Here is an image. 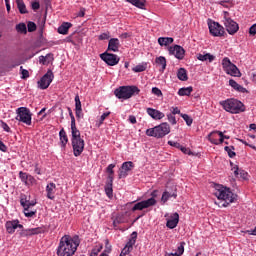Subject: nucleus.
<instances>
[{"instance_id": "f3484780", "label": "nucleus", "mask_w": 256, "mask_h": 256, "mask_svg": "<svg viewBox=\"0 0 256 256\" xmlns=\"http://www.w3.org/2000/svg\"><path fill=\"white\" fill-rule=\"evenodd\" d=\"M168 51L170 55H174L178 60H182L185 56V50L179 45L169 47Z\"/></svg>"}, {"instance_id": "2eb2a0df", "label": "nucleus", "mask_w": 256, "mask_h": 256, "mask_svg": "<svg viewBox=\"0 0 256 256\" xmlns=\"http://www.w3.org/2000/svg\"><path fill=\"white\" fill-rule=\"evenodd\" d=\"M100 59H102L109 66H115L120 62V58L117 55L107 52L100 54Z\"/></svg>"}, {"instance_id": "b1692460", "label": "nucleus", "mask_w": 256, "mask_h": 256, "mask_svg": "<svg viewBox=\"0 0 256 256\" xmlns=\"http://www.w3.org/2000/svg\"><path fill=\"white\" fill-rule=\"evenodd\" d=\"M46 193H47V198L48 199H50V200L55 199L56 184H54V182H50V184H48L46 186Z\"/></svg>"}, {"instance_id": "6ab92c4d", "label": "nucleus", "mask_w": 256, "mask_h": 256, "mask_svg": "<svg viewBox=\"0 0 256 256\" xmlns=\"http://www.w3.org/2000/svg\"><path fill=\"white\" fill-rule=\"evenodd\" d=\"M6 231L9 234L15 233L17 228L23 229V225L19 224V220L7 221L5 223Z\"/></svg>"}, {"instance_id": "7c9ffc66", "label": "nucleus", "mask_w": 256, "mask_h": 256, "mask_svg": "<svg viewBox=\"0 0 256 256\" xmlns=\"http://www.w3.org/2000/svg\"><path fill=\"white\" fill-rule=\"evenodd\" d=\"M137 237H138V233L137 232H133L131 234V238L129 239V241L127 242V244L125 245V247L130 248L131 250H133V245H135L136 241H137Z\"/></svg>"}, {"instance_id": "dca6fc26", "label": "nucleus", "mask_w": 256, "mask_h": 256, "mask_svg": "<svg viewBox=\"0 0 256 256\" xmlns=\"http://www.w3.org/2000/svg\"><path fill=\"white\" fill-rule=\"evenodd\" d=\"M46 230L44 227L31 228V229H23L19 233L20 237H30L33 235L43 234Z\"/></svg>"}, {"instance_id": "774afa93", "label": "nucleus", "mask_w": 256, "mask_h": 256, "mask_svg": "<svg viewBox=\"0 0 256 256\" xmlns=\"http://www.w3.org/2000/svg\"><path fill=\"white\" fill-rule=\"evenodd\" d=\"M39 8H40V3H39V1H34V2H32V9H33L34 11L39 10Z\"/></svg>"}, {"instance_id": "13d9d810", "label": "nucleus", "mask_w": 256, "mask_h": 256, "mask_svg": "<svg viewBox=\"0 0 256 256\" xmlns=\"http://www.w3.org/2000/svg\"><path fill=\"white\" fill-rule=\"evenodd\" d=\"M179 150L183 153V154H185V155H192V152H191V150L189 149V148H186V147H184V146H182L181 145V148H179Z\"/></svg>"}, {"instance_id": "a18cd8bd", "label": "nucleus", "mask_w": 256, "mask_h": 256, "mask_svg": "<svg viewBox=\"0 0 256 256\" xmlns=\"http://www.w3.org/2000/svg\"><path fill=\"white\" fill-rule=\"evenodd\" d=\"M146 69H147V65L146 64L145 65H137L136 67H134L132 69V71L135 72V73H140V72L145 71Z\"/></svg>"}, {"instance_id": "c756f323", "label": "nucleus", "mask_w": 256, "mask_h": 256, "mask_svg": "<svg viewBox=\"0 0 256 256\" xmlns=\"http://www.w3.org/2000/svg\"><path fill=\"white\" fill-rule=\"evenodd\" d=\"M173 41H174L173 38H169V37H166V38H164V37L158 38V44H159L160 46H165V47H167V46L173 44Z\"/></svg>"}, {"instance_id": "49530a36", "label": "nucleus", "mask_w": 256, "mask_h": 256, "mask_svg": "<svg viewBox=\"0 0 256 256\" xmlns=\"http://www.w3.org/2000/svg\"><path fill=\"white\" fill-rule=\"evenodd\" d=\"M116 167V164H109L107 167H106V173L108 175H114L115 174V171H114V168Z\"/></svg>"}, {"instance_id": "e2e57ef3", "label": "nucleus", "mask_w": 256, "mask_h": 256, "mask_svg": "<svg viewBox=\"0 0 256 256\" xmlns=\"http://www.w3.org/2000/svg\"><path fill=\"white\" fill-rule=\"evenodd\" d=\"M131 251H132V249H130V248H128V247L125 246V247L122 249L120 255H122V256H128Z\"/></svg>"}, {"instance_id": "393cba45", "label": "nucleus", "mask_w": 256, "mask_h": 256, "mask_svg": "<svg viewBox=\"0 0 256 256\" xmlns=\"http://www.w3.org/2000/svg\"><path fill=\"white\" fill-rule=\"evenodd\" d=\"M59 137H60V146L62 148V151H65V148L68 143V137L64 128H62L61 131L59 132Z\"/></svg>"}, {"instance_id": "2f4dec72", "label": "nucleus", "mask_w": 256, "mask_h": 256, "mask_svg": "<svg viewBox=\"0 0 256 256\" xmlns=\"http://www.w3.org/2000/svg\"><path fill=\"white\" fill-rule=\"evenodd\" d=\"M155 63L162 67V71H164L167 68V59L165 57L160 56L155 59Z\"/></svg>"}, {"instance_id": "1a4fd4ad", "label": "nucleus", "mask_w": 256, "mask_h": 256, "mask_svg": "<svg viewBox=\"0 0 256 256\" xmlns=\"http://www.w3.org/2000/svg\"><path fill=\"white\" fill-rule=\"evenodd\" d=\"M222 66H223V70L228 74L231 75L233 77H240L241 76V72L240 70L237 68L236 65H234L231 60L228 57H225L222 60Z\"/></svg>"}, {"instance_id": "8fccbe9b", "label": "nucleus", "mask_w": 256, "mask_h": 256, "mask_svg": "<svg viewBox=\"0 0 256 256\" xmlns=\"http://www.w3.org/2000/svg\"><path fill=\"white\" fill-rule=\"evenodd\" d=\"M124 223V218L122 216H117L114 220H113V225L116 227L120 224Z\"/></svg>"}, {"instance_id": "09e8293b", "label": "nucleus", "mask_w": 256, "mask_h": 256, "mask_svg": "<svg viewBox=\"0 0 256 256\" xmlns=\"http://www.w3.org/2000/svg\"><path fill=\"white\" fill-rule=\"evenodd\" d=\"M28 32L32 33L36 30V24L33 21H29L27 24Z\"/></svg>"}, {"instance_id": "ea45409f", "label": "nucleus", "mask_w": 256, "mask_h": 256, "mask_svg": "<svg viewBox=\"0 0 256 256\" xmlns=\"http://www.w3.org/2000/svg\"><path fill=\"white\" fill-rule=\"evenodd\" d=\"M234 150H235L234 146H225V151L228 153L230 158H234L236 156V152H234Z\"/></svg>"}, {"instance_id": "aec40b11", "label": "nucleus", "mask_w": 256, "mask_h": 256, "mask_svg": "<svg viewBox=\"0 0 256 256\" xmlns=\"http://www.w3.org/2000/svg\"><path fill=\"white\" fill-rule=\"evenodd\" d=\"M174 198L177 199V188H174L172 192H169V190H165L161 197V203L162 205H165L169 199Z\"/></svg>"}, {"instance_id": "680f3d73", "label": "nucleus", "mask_w": 256, "mask_h": 256, "mask_svg": "<svg viewBox=\"0 0 256 256\" xmlns=\"http://www.w3.org/2000/svg\"><path fill=\"white\" fill-rule=\"evenodd\" d=\"M168 145L176 149H180L182 146L179 142H175V141H168Z\"/></svg>"}, {"instance_id": "69168bd1", "label": "nucleus", "mask_w": 256, "mask_h": 256, "mask_svg": "<svg viewBox=\"0 0 256 256\" xmlns=\"http://www.w3.org/2000/svg\"><path fill=\"white\" fill-rule=\"evenodd\" d=\"M102 248H103V247L100 246V247H98V248L92 249V253H90V256H97V255L99 254V252L101 251Z\"/></svg>"}, {"instance_id": "0eeeda50", "label": "nucleus", "mask_w": 256, "mask_h": 256, "mask_svg": "<svg viewBox=\"0 0 256 256\" xmlns=\"http://www.w3.org/2000/svg\"><path fill=\"white\" fill-rule=\"evenodd\" d=\"M215 196L219 200H224L228 205L233 203L236 199L235 194L231 192L230 188H219L218 190H216Z\"/></svg>"}, {"instance_id": "412c9836", "label": "nucleus", "mask_w": 256, "mask_h": 256, "mask_svg": "<svg viewBox=\"0 0 256 256\" xmlns=\"http://www.w3.org/2000/svg\"><path fill=\"white\" fill-rule=\"evenodd\" d=\"M179 224V213H174L170 215V218L166 222V227L170 229H175Z\"/></svg>"}, {"instance_id": "864d4df0", "label": "nucleus", "mask_w": 256, "mask_h": 256, "mask_svg": "<svg viewBox=\"0 0 256 256\" xmlns=\"http://www.w3.org/2000/svg\"><path fill=\"white\" fill-rule=\"evenodd\" d=\"M36 213H37L36 210H30V209L24 210V215H25L26 217H28V218L33 217Z\"/></svg>"}, {"instance_id": "6e6552de", "label": "nucleus", "mask_w": 256, "mask_h": 256, "mask_svg": "<svg viewBox=\"0 0 256 256\" xmlns=\"http://www.w3.org/2000/svg\"><path fill=\"white\" fill-rule=\"evenodd\" d=\"M223 23L226 27L227 32L230 35H234L237 33V31L239 30V25L236 21H234L231 17H230V13L228 11H224V20Z\"/></svg>"}, {"instance_id": "f8f14e48", "label": "nucleus", "mask_w": 256, "mask_h": 256, "mask_svg": "<svg viewBox=\"0 0 256 256\" xmlns=\"http://www.w3.org/2000/svg\"><path fill=\"white\" fill-rule=\"evenodd\" d=\"M210 34L213 35L214 37H221L224 35L225 31L223 26L216 21H212L208 23Z\"/></svg>"}, {"instance_id": "ddd939ff", "label": "nucleus", "mask_w": 256, "mask_h": 256, "mask_svg": "<svg viewBox=\"0 0 256 256\" xmlns=\"http://www.w3.org/2000/svg\"><path fill=\"white\" fill-rule=\"evenodd\" d=\"M54 79V74L51 70H48L47 73L38 81V87L42 90H45L49 87L51 82Z\"/></svg>"}, {"instance_id": "9d476101", "label": "nucleus", "mask_w": 256, "mask_h": 256, "mask_svg": "<svg viewBox=\"0 0 256 256\" xmlns=\"http://www.w3.org/2000/svg\"><path fill=\"white\" fill-rule=\"evenodd\" d=\"M135 165L132 161H125L122 163L121 167L118 170V179H124L129 175L134 169Z\"/></svg>"}, {"instance_id": "4468645a", "label": "nucleus", "mask_w": 256, "mask_h": 256, "mask_svg": "<svg viewBox=\"0 0 256 256\" xmlns=\"http://www.w3.org/2000/svg\"><path fill=\"white\" fill-rule=\"evenodd\" d=\"M224 134L221 131H213L208 135V140L214 145H221L224 143Z\"/></svg>"}, {"instance_id": "473e14b6", "label": "nucleus", "mask_w": 256, "mask_h": 256, "mask_svg": "<svg viewBox=\"0 0 256 256\" xmlns=\"http://www.w3.org/2000/svg\"><path fill=\"white\" fill-rule=\"evenodd\" d=\"M16 4L20 14H27V6L23 0H16Z\"/></svg>"}, {"instance_id": "a211bd4d", "label": "nucleus", "mask_w": 256, "mask_h": 256, "mask_svg": "<svg viewBox=\"0 0 256 256\" xmlns=\"http://www.w3.org/2000/svg\"><path fill=\"white\" fill-rule=\"evenodd\" d=\"M147 115L151 117L155 121H160L164 119L165 113L161 112L160 110L154 109V108H147L146 109Z\"/></svg>"}, {"instance_id": "de8ad7c7", "label": "nucleus", "mask_w": 256, "mask_h": 256, "mask_svg": "<svg viewBox=\"0 0 256 256\" xmlns=\"http://www.w3.org/2000/svg\"><path fill=\"white\" fill-rule=\"evenodd\" d=\"M110 37V32H103L102 34H100V36H98V40L104 41L110 39Z\"/></svg>"}, {"instance_id": "a878e982", "label": "nucleus", "mask_w": 256, "mask_h": 256, "mask_svg": "<svg viewBox=\"0 0 256 256\" xmlns=\"http://www.w3.org/2000/svg\"><path fill=\"white\" fill-rule=\"evenodd\" d=\"M54 61V55L49 53L46 56H40L39 57V63L42 65H49Z\"/></svg>"}, {"instance_id": "f03ea898", "label": "nucleus", "mask_w": 256, "mask_h": 256, "mask_svg": "<svg viewBox=\"0 0 256 256\" xmlns=\"http://www.w3.org/2000/svg\"><path fill=\"white\" fill-rule=\"evenodd\" d=\"M169 133H171V126H169L167 122L146 130V136L157 139H163L165 136L169 135Z\"/></svg>"}, {"instance_id": "0e129e2a", "label": "nucleus", "mask_w": 256, "mask_h": 256, "mask_svg": "<svg viewBox=\"0 0 256 256\" xmlns=\"http://www.w3.org/2000/svg\"><path fill=\"white\" fill-rule=\"evenodd\" d=\"M21 70V74H22V79H27L29 77V72L25 69H23V67H20Z\"/></svg>"}, {"instance_id": "6e6d98bb", "label": "nucleus", "mask_w": 256, "mask_h": 256, "mask_svg": "<svg viewBox=\"0 0 256 256\" xmlns=\"http://www.w3.org/2000/svg\"><path fill=\"white\" fill-rule=\"evenodd\" d=\"M185 242H181L180 245L177 248V254L180 256L184 253V246H185Z\"/></svg>"}, {"instance_id": "052dcab7", "label": "nucleus", "mask_w": 256, "mask_h": 256, "mask_svg": "<svg viewBox=\"0 0 256 256\" xmlns=\"http://www.w3.org/2000/svg\"><path fill=\"white\" fill-rule=\"evenodd\" d=\"M113 182H114V174H108L106 185H113Z\"/></svg>"}, {"instance_id": "58836bf2", "label": "nucleus", "mask_w": 256, "mask_h": 256, "mask_svg": "<svg viewBox=\"0 0 256 256\" xmlns=\"http://www.w3.org/2000/svg\"><path fill=\"white\" fill-rule=\"evenodd\" d=\"M68 112L71 117V130H75V129H77L75 116H74L71 108H68Z\"/></svg>"}, {"instance_id": "5fc2aeb1", "label": "nucleus", "mask_w": 256, "mask_h": 256, "mask_svg": "<svg viewBox=\"0 0 256 256\" xmlns=\"http://www.w3.org/2000/svg\"><path fill=\"white\" fill-rule=\"evenodd\" d=\"M1 128L3 129V131H5L7 133H11L10 126L4 121H1Z\"/></svg>"}, {"instance_id": "37998d69", "label": "nucleus", "mask_w": 256, "mask_h": 256, "mask_svg": "<svg viewBox=\"0 0 256 256\" xmlns=\"http://www.w3.org/2000/svg\"><path fill=\"white\" fill-rule=\"evenodd\" d=\"M28 176H29V174H28L27 172H23V171H20V172H19V178H20V180H21L23 183H25L26 185L28 184V182H27Z\"/></svg>"}, {"instance_id": "bb28decb", "label": "nucleus", "mask_w": 256, "mask_h": 256, "mask_svg": "<svg viewBox=\"0 0 256 256\" xmlns=\"http://www.w3.org/2000/svg\"><path fill=\"white\" fill-rule=\"evenodd\" d=\"M72 27V23L70 22H63L59 28H58V33L61 35H67L69 29Z\"/></svg>"}, {"instance_id": "7ed1b4c3", "label": "nucleus", "mask_w": 256, "mask_h": 256, "mask_svg": "<svg viewBox=\"0 0 256 256\" xmlns=\"http://www.w3.org/2000/svg\"><path fill=\"white\" fill-rule=\"evenodd\" d=\"M72 147L74 151V156L79 157L84 151L85 148V141L84 139L81 138V133L80 130L77 129H72Z\"/></svg>"}, {"instance_id": "423d86ee", "label": "nucleus", "mask_w": 256, "mask_h": 256, "mask_svg": "<svg viewBox=\"0 0 256 256\" xmlns=\"http://www.w3.org/2000/svg\"><path fill=\"white\" fill-rule=\"evenodd\" d=\"M16 121L25 124L26 126L32 125V114L27 107H19L16 110Z\"/></svg>"}, {"instance_id": "20e7f679", "label": "nucleus", "mask_w": 256, "mask_h": 256, "mask_svg": "<svg viewBox=\"0 0 256 256\" xmlns=\"http://www.w3.org/2000/svg\"><path fill=\"white\" fill-rule=\"evenodd\" d=\"M141 90L137 86H121L114 90V95L118 99H129L133 97L134 95L140 94Z\"/></svg>"}, {"instance_id": "4be33fe9", "label": "nucleus", "mask_w": 256, "mask_h": 256, "mask_svg": "<svg viewBox=\"0 0 256 256\" xmlns=\"http://www.w3.org/2000/svg\"><path fill=\"white\" fill-rule=\"evenodd\" d=\"M231 166H232V171H234V174L237 178L247 180V178H248V172L247 171H245L243 169H240L238 165L233 166L232 162H231Z\"/></svg>"}, {"instance_id": "9b49d317", "label": "nucleus", "mask_w": 256, "mask_h": 256, "mask_svg": "<svg viewBox=\"0 0 256 256\" xmlns=\"http://www.w3.org/2000/svg\"><path fill=\"white\" fill-rule=\"evenodd\" d=\"M157 204V200L154 199V198H150V199H147V200H144V201H141L137 204H135L133 207H132V211L133 212H136V211H142L144 209H148L152 206H155Z\"/></svg>"}, {"instance_id": "c03bdc74", "label": "nucleus", "mask_w": 256, "mask_h": 256, "mask_svg": "<svg viewBox=\"0 0 256 256\" xmlns=\"http://www.w3.org/2000/svg\"><path fill=\"white\" fill-rule=\"evenodd\" d=\"M111 115V112H105L100 116V122L98 123V127H101L104 124V121Z\"/></svg>"}, {"instance_id": "f257e3e1", "label": "nucleus", "mask_w": 256, "mask_h": 256, "mask_svg": "<svg viewBox=\"0 0 256 256\" xmlns=\"http://www.w3.org/2000/svg\"><path fill=\"white\" fill-rule=\"evenodd\" d=\"M80 244L79 237L72 238L69 235H65L61 238L59 246L57 248L58 256H73L77 251Z\"/></svg>"}, {"instance_id": "f704fd0d", "label": "nucleus", "mask_w": 256, "mask_h": 256, "mask_svg": "<svg viewBox=\"0 0 256 256\" xmlns=\"http://www.w3.org/2000/svg\"><path fill=\"white\" fill-rule=\"evenodd\" d=\"M104 191L106 196L111 199L113 198V185L112 184H105Z\"/></svg>"}, {"instance_id": "c85d7f7f", "label": "nucleus", "mask_w": 256, "mask_h": 256, "mask_svg": "<svg viewBox=\"0 0 256 256\" xmlns=\"http://www.w3.org/2000/svg\"><path fill=\"white\" fill-rule=\"evenodd\" d=\"M197 59L199 61L205 62V61H209V63H212L215 60V56L211 55L209 53L207 54H197Z\"/></svg>"}, {"instance_id": "72a5a7b5", "label": "nucleus", "mask_w": 256, "mask_h": 256, "mask_svg": "<svg viewBox=\"0 0 256 256\" xmlns=\"http://www.w3.org/2000/svg\"><path fill=\"white\" fill-rule=\"evenodd\" d=\"M229 84H230V86H232L235 90H237V91H239V92L244 93V92L246 91V89H245L243 86L239 85V84H238L235 80H233V79H231V80L229 81Z\"/></svg>"}, {"instance_id": "338daca9", "label": "nucleus", "mask_w": 256, "mask_h": 256, "mask_svg": "<svg viewBox=\"0 0 256 256\" xmlns=\"http://www.w3.org/2000/svg\"><path fill=\"white\" fill-rule=\"evenodd\" d=\"M250 35L255 36L256 35V23L252 24V26H250V30H249Z\"/></svg>"}, {"instance_id": "3c124183", "label": "nucleus", "mask_w": 256, "mask_h": 256, "mask_svg": "<svg viewBox=\"0 0 256 256\" xmlns=\"http://www.w3.org/2000/svg\"><path fill=\"white\" fill-rule=\"evenodd\" d=\"M27 202H29V200H27V196L25 194H21L20 204L23 208L27 207Z\"/></svg>"}, {"instance_id": "39448f33", "label": "nucleus", "mask_w": 256, "mask_h": 256, "mask_svg": "<svg viewBox=\"0 0 256 256\" xmlns=\"http://www.w3.org/2000/svg\"><path fill=\"white\" fill-rule=\"evenodd\" d=\"M221 105L223 106L225 111H228V113L237 114L243 113L245 111L244 104L241 101L234 98L223 101Z\"/></svg>"}, {"instance_id": "a19ab883", "label": "nucleus", "mask_w": 256, "mask_h": 256, "mask_svg": "<svg viewBox=\"0 0 256 256\" xmlns=\"http://www.w3.org/2000/svg\"><path fill=\"white\" fill-rule=\"evenodd\" d=\"M180 117L185 121L188 127L192 125L193 119L187 114H180Z\"/></svg>"}, {"instance_id": "e433bc0d", "label": "nucleus", "mask_w": 256, "mask_h": 256, "mask_svg": "<svg viewBox=\"0 0 256 256\" xmlns=\"http://www.w3.org/2000/svg\"><path fill=\"white\" fill-rule=\"evenodd\" d=\"M16 31L20 34H27V25L25 23H19L16 25Z\"/></svg>"}, {"instance_id": "cd10ccee", "label": "nucleus", "mask_w": 256, "mask_h": 256, "mask_svg": "<svg viewBox=\"0 0 256 256\" xmlns=\"http://www.w3.org/2000/svg\"><path fill=\"white\" fill-rule=\"evenodd\" d=\"M126 2L141 10L146 6V0H126Z\"/></svg>"}, {"instance_id": "c9c22d12", "label": "nucleus", "mask_w": 256, "mask_h": 256, "mask_svg": "<svg viewBox=\"0 0 256 256\" xmlns=\"http://www.w3.org/2000/svg\"><path fill=\"white\" fill-rule=\"evenodd\" d=\"M177 77L181 81H187V71L184 68H180L177 73Z\"/></svg>"}, {"instance_id": "603ef678", "label": "nucleus", "mask_w": 256, "mask_h": 256, "mask_svg": "<svg viewBox=\"0 0 256 256\" xmlns=\"http://www.w3.org/2000/svg\"><path fill=\"white\" fill-rule=\"evenodd\" d=\"M79 110V109H82V103L80 101V97L79 95H76L75 97V110Z\"/></svg>"}, {"instance_id": "4c0bfd02", "label": "nucleus", "mask_w": 256, "mask_h": 256, "mask_svg": "<svg viewBox=\"0 0 256 256\" xmlns=\"http://www.w3.org/2000/svg\"><path fill=\"white\" fill-rule=\"evenodd\" d=\"M192 91H193L192 87L181 88L179 89L178 94L180 96H189Z\"/></svg>"}, {"instance_id": "79ce46f5", "label": "nucleus", "mask_w": 256, "mask_h": 256, "mask_svg": "<svg viewBox=\"0 0 256 256\" xmlns=\"http://www.w3.org/2000/svg\"><path fill=\"white\" fill-rule=\"evenodd\" d=\"M166 117H167L169 123H170L172 126L177 125V119L175 118V115H173V114H171V113H168V114L166 115Z\"/></svg>"}, {"instance_id": "5701e85b", "label": "nucleus", "mask_w": 256, "mask_h": 256, "mask_svg": "<svg viewBox=\"0 0 256 256\" xmlns=\"http://www.w3.org/2000/svg\"><path fill=\"white\" fill-rule=\"evenodd\" d=\"M120 48V40L118 38H110L107 51L118 52Z\"/></svg>"}, {"instance_id": "4d7b16f0", "label": "nucleus", "mask_w": 256, "mask_h": 256, "mask_svg": "<svg viewBox=\"0 0 256 256\" xmlns=\"http://www.w3.org/2000/svg\"><path fill=\"white\" fill-rule=\"evenodd\" d=\"M152 93L155 94L157 97L163 96V92L158 87L152 88Z\"/></svg>"}, {"instance_id": "bf43d9fd", "label": "nucleus", "mask_w": 256, "mask_h": 256, "mask_svg": "<svg viewBox=\"0 0 256 256\" xmlns=\"http://www.w3.org/2000/svg\"><path fill=\"white\" fill-rule=\"evenodd\" d=\"M75 111H76L77 121L79 122L84 117L83 110L81 108V109H79V110L77 109Z\"/></svg>"}]
</instances>
